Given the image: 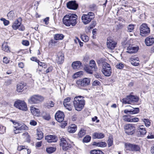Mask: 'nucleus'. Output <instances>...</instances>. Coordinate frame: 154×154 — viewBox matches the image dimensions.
Wrapping results in <instances>:
<instances>
[{"label":"nucleus","instance_id":"nucleus-45","mask_svg":"<svg viewBox=\"0 0 154 154\" xmlns=\"http://www.w3.org/2000/svg\"><path fill=\"white\" fill-rule=\"evenodd\" d=\"M85 134V131L84 130H81L78 134L79 136L80 137H82Z\"/></svg>","mask_w":154,"mask_h":154},{"label":"nucleus","instance_id":"nucleus-24","mask_svg":"<svg viewBox=\"0 0 154 154\" xmlns=\"http://www.w3.org/2000/svg\"><path fill=\"white\" fill-rule=\"evenodd\" d=\"M93 137L94 139H102L104 137V135L101 133H95L93 134Z\"/></svg>","mask_w":154,"mask_h":154},{"label":"nucleus","instance_id":"nucleus-30","mask_svg":"<svg viewBox=\"0 0 154 154\" xmlns=\"http://www.w3.org/2000/svg\"><path fill=\"white\" fill-rule=\"evenodd\" d=\"M64 37V35L62 34H56L54 35V39L56 40H62Z\"/></svg>","mask_w":154,"mask_h":154},{"label":"nucleus","instance_id":"nucleus-11","mask_svg":"<svg viewBox=\"0 0 154 154\" xmlns=\"http://www.w3.org/2000/svg\"><path fill=\"white\" fill-rule=\"evenodd\" d=\"M140 31V34L143 36L148 35L150 32L149 28L146 23H143L141 25Z\"/></svg>","mask_w":154,"mask_h":154},{"label":"nucleus","instance_id":"nucleus-41","mask_svg":"<svg viewBox=\"0 0 154 154\" xmlns=\"http://www.w3.org/2000/svg\"><path fill=\"white\" fill-rule=\"evenodd\" d=\"M22 135L25 136V139L27 142H30V137L27 132H26L23 133Z\"/></svg>","mask_w":154,"mask_h":154},{"label":"nucleus","instance_id":"nucleus-51","mask_svg":"<svg viewBox=\"0 0 154 154\" xmlns=\"http://www.w3.org/2000/svg\"><path fill=\"white\" fill-rule=\"evenodd\" d=\"M139 60L137 61L132 60L131 61V63L134 66H137L139 64Z\"/></svg>","mask_w":154,"mask_h":154},{"label":"nucleus","instance_id":"nucleus-19","mask_svg":"<svg viewBox=\"0 0 154 154\" xmlns=\"http://www.w3.org/2000/svg\"><path fill=\"white\" fill-rule=\"evenodd\" d=\"M64 60V57L63 54L62 52H59L57 54V57L56 58V60L58 63L60 64L62 63Z\"/></svg>","mask_w":154,"mask_h":154},{"label":"nucleus","instance_id":"nucleus-28","mask_svg":"<svg viewBox=\"0 0 154 154\" xmlns=\"http://www.w3.org/2000/svg\"><path fill=\"white\" fill-rule=\"evenodd\" d=\"M139 128V131L140 133L141 136L143 137L144 135L146 133L145 128L143 125L140 126Z\"/></svg>","mask_w":154,"mask_h":154},{"label":"nucleus","instance_id":"nucleus-35","mask_svg":"<svg viewBox=\"0 0 154 154\" xmlns=\"http://www.w3.org/2000/svg\"><path fill=\"white\" fill-rule=\"evenodd\" d=\"M90 154H104L102 151L99 150L94 149L90 152Z\"/></svg>","mask_w":154,"mask_h":154},{"label":"nucleus","instance_id":"nucleus-59","mask_svg":"<svg viewBox=\"0 0 154 154\" xmlns=\"http://www.w3.org/2000/svg\"><path fill=\"white\" fill-rule=\"evenodd\" d=\"M43 119L47 120H49L51 118L50 116L48 115H47L45 116H43Z\"/></svg>","mask_w":154,"mask_h":154},{"label":"nucleus","instance_id":"nucleus-44","mask_svg":"<svg viewBox=\"0 0 154 154\" xmlns=\"http://www.w3.org/2000/svg\"><path fill=\"white\" fill-rule=\"evenodd\" d=\"M142 120L144 122L145 124V125L147 127H148L150 125V122L148 119H142Z\"/></svg>","mask_w":154,"mask_h":154},{"label":"nucleus","instance_id":"nucleus-49","mask_svg":"<svg viewBox=\"0 0 154 154\" xmlns=\"http://www.w3.org/2000/svg\"><path fill=\"white\" fill-rule=\"evenodd\" d=\"M64 106L66 107V108L69 111H71L72 110V106L70 105L67 103H64L63 104Z\"/></svg>","mask_w":154,"mask_h":154},{"label":"nucleus","instance_id":"nucleus-50","mask_svg":"<svg viewBox=\"0 0 154 154\" xmlns=\"http://www.w3.org/2000/svg\"><path fill=\"white\" fill-rule=\"evenodd\" d=\"M134 25L133 24H130L127 27L128 31V32H132L134 29Z\"/></svg>","mask_w":154,"mask_h":154},{"label":"nucleus","instance_id":"nucleus-57","mask_svg":"<svg viewBox=\"0 0 154 154\" xmlns=\"http://www.w3.org/2000/svg\"><path fill=\"white\" fill-rule=\"evenodd\" d=\"M139 121V119L137 118H131V122H137Z\"/></svg>","mask_w":154,"mask_h":154},{"label":"nucleus","instance_id":"nucleus-64","mask_svg":"<svg viewBox=\"0 0 154 154\" xmlns=\"http://www.w3.org/2000/svg\"><path fill=\"white\" fill-rule=\"evenodd\" d=\"M52 66H50L46 70V73L52 71Z\"/></svg>","mask_w":154,"mask_h":154},{"label":"nucleus","instance_id":"nucleus-62","mask_svg":"<svg viewBox=\"0 0 154 154\" xmlns=\"http://www.w3.org/2000/svg\"><path fill=\"white\" fill-rule=\"evenodd\" d=\"M94 76L97 78L98 79H101L102 78V76L100 74H99L98 73H96L94 74Z\"/></svg>","mask_w":154,"mask_h":154},{"label":"nucleus","instance_id":"nucleus-61","mask_svg":"<svg viewBox=\"0 0 154 154\" xmlns=\"http://www.w3.org/2000/svg\"><path fill=\"white\" fill-rule=\"evenodd\" d=\"M30 124L31 125L35 126L36 125L37 122L34 120H32L30 122Z\"/></svg>","mask_w":154,"mask_h":154},{"label":"nucleus","instance_id":"nucleus-52","mask_svg":"<svg viewBox=\"0 0 154 154\" xmlns=\"http://www.w3.org/2000/svg\"><path fill=\"white\" fill-rule=\"evenodd\" d=\"M124 65L122 63H119L117 64L116 67L119 69H122L124 67Z\"/></svg>","mask_w":154,"mask_h":154},{"label":"nucleus","instance_id":"nucleus-55","mask_svg":"<svg viewBox=\"0 0 154 154\" xmlns=\"http://www.w3.org/2000/svg\"><path fill=\"white\" fill-rule=\"evenodd\" d=\"M22 44L26 46H28L29 45V42L28 41L23 40L22 42Z\"/></svg>","mask_w":154,"mask_h":154},{"label":"nucleus","instance_id":"nucleus-12","mask_svg":"<svg viewBox=\"0 0 154 154\" xmlns=\"http://www.w3.org/2000/svg\"><path fill=\"white\" fill-rule=\"evenodd\" d=\"M60 146L62 147L63 150L66 151L70 149L72 147L71 145L67 143L65 139L62 137L60 139Z\"/></svg>","mask_w":154,"mask_h":154},{"label":"nucleus","instance_id":"nucleus-15","mask_svg":"<svg viewBox=\"0 0 154 154\" xmlns=\"http://www.w3.org/2000/svg\"><path fill=\"white\" fill-rule=\"evenodd\" d=\"M64 116L63 113L59 111L56 113L55 117L56 120L58 122H61L63 120Z\"/></svg>","mask_w":154,"mask_h":154},{"label":"nucleus","instance_id":"nucleus-16","mask_svg":"<svg viewBox=\"0 0 154 154\" xmlns=\"http://www.w3.org/2000/svg\"><path fill=\"white\" fill-rule=\"evenodd\" d=\"M67 7L69 9L75 10L77 8L78 5L75 1H71L67 3Z\"/></svg>","mask_w":154,"mask_h":154},{"label":"nucleus","instance_id":"nucleus-7","mask_svg":"<svg viewBox=\"0 0 154 154\" xmlns=\"http://www.w3.org/2000/svg\"><path fill=\"white\" fill-rule=\"evenodd\" d=\"M14 106L15 107L24 111H26L27 110L26 104L24 101L18 100L15 102Z\"/></svg>","mask_w":154,"mask_h":154},{"label":"nucleus","instance_id":"nucleus-4","mask_svg":"<svg viewBox=\"0 0 154 154\" xmlns=\"http://www.w3.org/2000/svg\"><path fill=\"white\" fill-rule=\"evenodd\" d=\"M94 17V14L89 12L87 14H83L82 17V22L85 24L89 23Z\"/></svg>","mask_w":154,"mask_h":154},{"label":"nucleus","instance_id":"nucleus-10","mask_svg":"<svg viewBox=\"0 0 154 154\" xmlns=\"http://www.w3.org/2000/svg\"><path fill=\"white\" fill-rule=\"evenodd\" d=\"M90 79L86 78L83 79H80L76 82V84L79 87H85L90 85Z\"/></svg>","mask_w":154,"mask_h":154},{"label":"nucleus","instance_id":"nucleus-60","mask_svg":"<svg viewBox=\"0 0 154 154\" xmlns=\"http://www.w3.org/2000/svg\"><path fill=\"white\" fill-rule=\"evenodd\" d=\"M3 62L4 63H7L9 62V60L7 57H5L3 58Z\"/></svg>","mask_w":154,"mask_h":154},{"label":"nucleus","instance_id":"nucleus-58","mask_svg":"<svg viewBox=\"0 0 154 154\" xmlns=\"http://www.w3.org/2000/svg\"><path fill=\"white\" fill-rule=\"evenodd\" d=\"M11 121L13 123V124L15 125L14 126H17L20 124L19 123L16 122L15 121L11 120Z\"/></svg>","mask_w":154,"mask_h":154},{"label":"nucleus","instance_id":"nucleus-53","mask_svg":"<svg viewBox=\"0 0 154 154\" xmlns=\"http://www.w3.org/2000/svg\"><path fill=\"white\" fill-rule=\"evenodd\" d=\"M36 62H38V65L39 66H41L44 68H46L47 67V65L44 63L41 62L39 61L38 60Z\"/></svg>","mask_w":154,"mask_h":154},{"label":"nucleus","instance_id":"nucleus-37","mask_svg":"<svg viewBox=\"0 0 154 154\" xmlns=\"http://www.w3.org/2000/svg\"><path fill=\"white\" fill-rule=\"evenodd\" d=\"M7 16L8 18V19L10 20L13 19L14 17V11H10L8 14Z\"/></svg>","mask_w":154,"mask_h":154},{"label":"nucleus","instance_id":"nucleus-18","mask_svg":"<svg viewBox=\"0 0 154 154\" xmlns=\"http://www.w3.org/2000/svg\"><path fill=\"white\" fill-rule=\"evenodd\" d=\"M22 19L21 17H19L13 23L12 26L13 29L14 30H16L21 25Z\"/></svg>","mask_w":154,"mask_h":154},{"label":"nucleus","instance_id":"nucleus-25","mask_svg":"<svg viewBox=\"0 0 154 154\" xmlns=\"http://www.w3.org/2000/svg\"><path fill=\"white\" fill-rule=\"evenodd\" d=\"M26 85L24 83H20L17 85V91L18 92H22L23 90V88Z\"/></svg>","mask_w":154,"mask_h":154},{"label":"nucleus","instance_id":"nucleus-13","mask_svg":"<svg viewBox=\"0 0 154 154\" xmlns=\"http://www.w3.org/2000/svg\"><path fill=\"white\" fill-rule=\"evenodd\" d=\"M15 129H14V132L15 134L20 133L23 131L27 130L28 128L24 124H19L17 126H14Z\"/></svg>","mask_w":154,"mask_h":154},{"label":"nucleus","instance_id":"nucleus-6","mask_svg":"<svg viewBox=\"0 0 154 154\" xmlns=\"http://www.w3.org/2000/svg\"><path fill=\"white\" fill-rule=\"evenodd\" d=\"M125 149L132 152L139 151L140 150V146L137 145L126 143L125 144Z\"/></svg>","mask_w":154,"mask_h":154},{"label":"nucleus","instance_id":"nucleus-8","mask_svg":"<svg viewBox=\"0 0 154 154\" xmlns=\"http://www.w3.org/2000/svg\"><path fill=\"white\" fill-rule=\"evenodd\" d=\"M44 97L39 95H34L28 100L29 103L31 104L37 103L43 101Z\"/></svg>","mask_w":154,"mask_h":154},{"label":"nucleus","instance_id":"nucleus-21","mask_svg":"<svg viewBox=\"0 0 154 154\" xmlns=\"http://www.w3.org/2000/svg\"><path fill=\"white\" fill-rule=\"evenodd\" d=\"M127 50L128 51H127V52L131 54L136 52L138 50V47L130 46L127 48Z\"/></svg>","mask_w":154,"mask_h":154},{"label":"nucleus","instance_id":"nucleus-17","mask_svg":"<svg viewBox=\"0 0 154 154\" xmlns=\"http://www.w3.org/2000/svg\"><path fill=\"white\" fill-rule=\"evenodd\" d=\"M45 139L49 143L56 142L57 140V137L55 135H49L45 137Z\"/></svg>","mask_w":154,"mask_h":154},{"label":"nucleus","instance_id":"nucleus-31","mask_svg":"<svg viewBox=\"0 0 154 154\" xmlns=\"http://www.w3.org/2000/svg\"><path fill=\"white\" fill-rule=\"evenodd\" d=\"M93 145L101 147H105L106 146V143L104 142H94L93 143Z\"/></svg>","mask_w":154,"mask_h":154},{"label":"nucleus","instance_id":"nucleus-34","mask_svg":"<svg viewBox=\"0 0 154 154\" xmlns=\"http://www.w3.org/2000/svg\"><path fill=\"white\" fill-rule=\"evenodd\" d=\"M139 112V109L138 108L133 107L131 109H130V112L131 114H135L138 113Z\"/></svg>","mask_w":154,"mask_h":154},{"label":"nucleus","instance_id":"nucleus-38","mask_svg":"<svg viewBox=\"0 0 154 154\" xmlns=\"http://www.w3.org/2000/svg\"><path fill=\"white\" fill-rule=\"evenodd\" d=\"M91 67L89 66H85L84 68V69L85 71L88 73L92 74L93 72V69H92Z\"/></svg>","mask_w":154,"mask_h":154},{"label":"nucleus","instance_id":"nucleus-56","mask_svg":"<svg viewBox=\"0 0 154 154\" xmlns=\"http://www.w3.org/2000/svg\"><path fill=\"white\" fill-rule=\"evenodd\" d=\"M70 100V98L69 97H67L64 99L63 102V104L64 103H67L69 102Z\"/></svg>","mask_w":154,"mask_h":154},{"label":"nucleus","instance_id":"nucleus-47","mask_svg":"<svg viewBox=\"0 0 154 154\" xmlns=\"http://www.w3.org/2000/svg\"><path fill=\"white\" fill-rule=\"evenodd\" d=\"M0 20L1 21H3L4 24L5 26H7L9 23V21L4 18H2Z\"/></svg>","mask_w":154,"mask_h":154},{"label":"nucleus","instance_id":"nucleus-14","mask_svg":"<svg viewBox=\"0 0 154 154\" xmlns=\"http://www.w3.org/2000/svg\"><path fill=\"white\" fill-rule=\"evenodd\" d=\"M102 72L105 76H109L112 73V69L109 64L102 68Z\"/></svg>","mask_w":154,"mask_h":154},{"label":"nucleus","instance_id":"nucleus-39","mask_svg":"<svg viewBox=\"0 0 154 154\" xmlns=\"http://www.w3.org/2000/svg\"><path fill=\"white\" fill-rule=\"evenodd\" d=\"M113 139L112 137H109L107 143L109 147L112 146L113 144Z\"/></svg>","mask_w":154,"mask_h":154},{"label":"nucleus","instance_id":"nucleus-63","mask_svg":"<svg viewBox=\"0 0 154 154\" xmlns=\"http://www.w3.org/2000/svg\"><path fill=\"white\" fill-rule=\"evenodd\" d=\"M147 138L148 139H154V134H149L147 136Z\"/></svg>","mask_w":154,"mask_h":154},{"label":"nucleus","instance_id":"nucleus-42","mask_svg":"<svg viewBox=\"0 0 154 154\" xmlns=\"http://www.w3.org/2000/svg\"><path fill=\"white\" fill-rule=\"evenodd\" d=\"M83 74V72L82 71H80L75 73L73 75V78L75 79Z\"/></svg>","mask_w":154,"mask_h":154},{"label":"nucleus","instance_id":"nucleus-40","mask_svg":"<svg viewBox=\"0 0 154 154\" xmlns=\"http://www.w3.org/2000/svg\"><path fill=\"white\" fill-rule=\"evenodd\" d=\"M81 38L82 40L85 42H87L89 39L88 37L85 34L82 35Z\"/></svg>","mask_w":154,"mask_h":154},{"label":"nucleus","instance_id":"nucleus-22","mask_svg":"<svg viewBox=\"0 0 154 154\" xmlns=\"http://www.w3.org/2000/svg\"><path fill=\"white\" fill-rule=\"evenodd\" d=\"M89 66L91 69H92L94 71H96L97 69L96 64L95 61L93 60H90L89 63Z\"/></svg>","mask_w":154,"mask_h":154},{"label":"nucleus","instance_id":"nucleus-27","mask_svg":"<svg viewBox=\"0 0 154 154\" xmlns=\"http://www.w3.org/2000/svg\"><path fill=\"white\" fill-rule=\"evenodd\" d=\"M2 50L6 52H10L9 47L7 42H4L2 45Z\"/></svg>","mask_w":154,"mask_h":154},{"label":"nucleus","instance_id":"nucleus-46","mask_svg":"<svg viewBox=\"0 0 154 154\" xmlns=\"http://www.w3.org/2000/svg\"><path fill=\"white\" fill-rule=\"evenodd\" d=\"M91 137L89 136H86L83 139V142L88 143L91 140Z\"/></svg>","mask_w":154,"mask_h":154},{"label":"nucleus","instance_id":"nucleus-29","mask_svg":"<svg viewBox=\"0 0 154 154\" xmlns=\"http://www.w3.org/2000/svg\"><path fill=\"white\" fill-rule=\"evenodd\" d=\"M97 62L99 65H102V68L108 64L104 60L103 58H100L97 60Z\"/></svg>","mask_w":154,"mask_h":154},{"label":"nucleus","instance_id":"nucleus-23","mask_svg":"<svg viewBox=\"0 0 154 154\" xmlns=\"http://www.w3.org/2000/svg\"><path fill=\"white\" fill-rule=\"evenodd\" d=\"M74 69L80 68L82 66V63L80 61H76L73 62L72 65Z\"/></svg>","mask_w":154,"mask_h":154},{"label":"nucleus","instance_id":"nucleus-9","mask_svg":"<svg viewBox=\"0 0 154 154\" xmlns=\"http://www.w3.org/2000/svg\"><path fill=\"white\" fill-rule=\"evenodd\" d=\"M117 44V42L112 37H109L107 38L106 46L109 49L112 50L114 49L116 47Z\"/></svg>","mask_w":154,"mask_h":154},{"label":"nucleus","instance_id":"nucleus-36","mask_svg":"<svg viewBox=\"0 0 154 154\" xmlns=\"http://www.w3.org/2000/svg\"><path fill=\"white\" fill-rule=\"evenodd\" d=\"M123 120L125 122H131V116L126 115H124L123 117Z\"/></svg>","mask_w":154,"mask_h":154},{"label":"nucleus","instance_id":"nucleus-32","mask_svg":"<svg viewBox=\"0 0 154 154\" xmlns=\"http://www.w3.org/2000/svg\"><path fill=\"white\" fill-rule=\"evenodd\" d=\"M37 135L38 137L37 138V139L40 140L43 137V133L39 129H37Z\"/></svg>","mask_w":154,"mask_h":154},{"label":"nucleus","instance_id":"nucleus-5","mask_svg":"<svg viewBox=\"0 0 154 154\" xmlns=\"http://www.w3.org/2000/svg\"><path fill=\"white\" fill-rule=\"evenodd\" d=\"M124 129L126 134L129 135H131L135 132V125L132 124H128L124 126Z\"/></svg>","mask_w":154,"mask_h":154},{"label":"nucleus","instance_id":"nucleus-2","mask_svg":"<svg viewBox=\"0 0 154 154\" xmlns=\"http://www.w3.org/2000/svg\"><path fill=\"white\" fill-rule=\"evenodd\" d=\"M85 101L84 97L79 96L75 97L74 99L73 105L75 110L80 111L83 109Z\"/></svg>","mask_w":154,"mask_h":154},{"label":"nucleus","instance_id":"nucleus-43","mask_svg":"<svg viewBox=\"0 0 154 154\" xmlns=\"http://www.w3.org/2000/svg\"><path fill=\"white\" fill-rule=\"evenodd\" d=\"M31 112L33 114H35V113H36L37 114H39V110L37 109L36 108L33 107H32L31 109Z\"/></svg>","mask_w":154,"mask_h":154},{"label":"nucleus","instance_id":"nucleus-26","mask_svg":"<svg viewBox=\"0 0 154 154\" xmlns=\"http://www.w3.org/2000/svg\"><path fill=\"white\" fill-rule=\"evenodd\" d=\"M77 130V126L75 125H72L69 126L68 129V131L70 133H74Z\"/></svg>","mask_w":154,"mask_h":154},{"label":"nucleus","instance_id":"nucleus-54","mask_svg":"<svg viewBox=\"0 0 154 154\" xmlns=\"http://www.w3.org/2000/svg\"><path fill=\"white\" fill-rule=\"evenodd\" d=\"M100 82L97 80L94 81L92 83V86H97L100 85Z\"/></svg>","mask_w":154,"mask_h":154},{"label":"nucleus","instance_id":"nucleus-33","mask_svg":"<svg viewBox=\"0 0 154 154\" xmlns=\"http://www.w3.org/2000/svg\"><path fill=\"white\" fill-rule=\"evenodd\" d=\"M56 148L54 147H50L46 148L47 152L49 153H51L56 151Z\"/></svg>","mask_w":154,"mask_h":154},{"label":"nucleus","instance_id":"nucleus-3","mask_svg":"<svg viewBox=\"0 0 154 154\" xmlns=\"http://www.w3.org/2000/svg\"><path fill=\"white\" fill-rule=\"evenodd\" d=\"M139 100V98L136 96L132 95L127 96L126 98L122 99V103L126 104H132L137 102Z\"/></svg>","mask_w":154,"mask_h":154},{"label":"nucleus","instance_id":"nucleus-20","mask_svg":"<svg viewBox=\"0 0 154 154\" xmlns=\"http://www.w3.org/2000/svg\"><path fill=\"white\" fill-rule=\"evenodd\" d=\"M145 42L147 46H151L154 43V38L150 36H149L145 39Z\"/></svg>","mask_w":154,"mask_h":154},{"label":"nucleus","instance_id":"nucleus-1","mask_svg":"<svg viewBox=\"0 0 154 154\" xmlns=\"http://www.w3.org/2000/svg\"><path fill=\"white\" fill-rule=\"evenodd\" d=\"M77 16L74 14H69L65 16L63 19V23L66 26H75L77 23Z\"/></svg>","mask_w":154,"mask_h":154},{"label":"nucleus","instance_id":"nucleus-48","mask_svg":"<svg viewBox=\"0 0 154 154\" xmlns=\"http://www.w3.org/2000/svg\"><path fill=\"white\" fill-rule=\"evenodd\" d=\"M57 42L53 39H51L49 42V45H51V46L55 45H57Z\"/></svg>","mask_w":154,"mask_h":154}]
</instances>
